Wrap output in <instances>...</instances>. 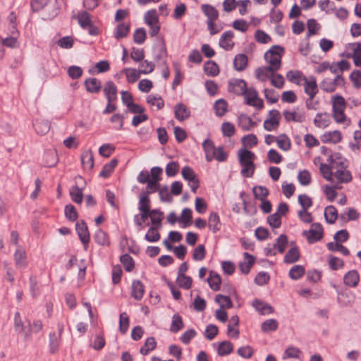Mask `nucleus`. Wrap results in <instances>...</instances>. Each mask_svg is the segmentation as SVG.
<instances>
[{"instance_id": "nucleus-1", "label": "nucleus", "mask_w": 361, "mask_h": 361, "mask_svg": "<svg viewBox=\"0 0 361 361\" xmlns=\"http://www.w3.org/2000/svg\"><path fill=\"white\" fill-rule=\"evenodd\" d=\"M238 161L242 169L240 173L245 178H251L255 171V154L250 150L242 148L238 150Z\"/></svg>"}, {"instance_id": "nucleus-2", "label": "nucleus", "mask_w": 361, "mask_h": 361, "mask_svg": "<svg viewBox=\"0 0 361 361\" xmlns=\"http://www.w3.org/2000/svg\"><path fill=\"white\" fill-rule=\"evenodd\" d=\"M346 102L343 97L336 94L332 97V116L337 123H343L346 121L344 113Z\"/></svg>"}, {"instance_id": "nucleus-3", "label": "nucleus", "mask_w": 361, "mask_h": 361, "mask_svg": "<svg viewBox=\"0 0 361 361\" xmlns=\"http://www.w3.org/2000/svg\"><path fill=\"white\" fill-rule=\"evenodd\" d=\"M283 51L284 49L283 47L274 45L264 54L266 61L270 64L269 66L276 71L281 68V56Z\"/></svg>"}, {"instance_id": "nucleus-4", "label": "nucleus", "mask_w": 361, "mask_h": 361, "mask_svg": "<svg viewBox=\"0 0 361 361\" xmlns=\"http://www.w3.org/2000/svg\"><path fill=\"white\" fill-rule=\"evenodd\" d=\"M152 57L159 66L166 65V48L163 39H159L154 44L152 49Z\"/></svg>"}, {"instance_id": "nucleus-5", "label": "nucleus", "mask_w": 361, "mask_h": 361, "mask_svg": "<svg viewBox=\"0 0 361 361\" xmlns=\"http://www.w3.org/2000/svg\"><path fill=\"white\" fill-rule=\"evenodd\" d=\"M75 185L72 186L70 190V196L74 202L76 204H80L82 202V191L86 185V182L81 176H75Z\"/></svg>"}, {"instance_id": "nucleus-6", "label": "nucleus", "mask_w": 361, "mask_h": 361, "mask_svg": "<svg viewBox=\"0 0 361 361\" xmlns=\"http://www.w3.org/2000/svg\"><path fill=\"white\" fill-rule=\"evenodd\" d=\"M182 177L188 181L192 192L196 193L200 187V179L194 170L190 166H184L182 168Z\"/></svg>"}, {"instance_id": "nucleus-7", "label": "nucleus", "mask_w": 361, "mask_h": 361, "mask_svg": "<svg viewBox=\"0 0 361 361\" xmlns=\"http://www.w3.org/2000/svg\"><path fill=\"white\" fill-rule=\"evenodd\" d=\"M243 95L245 97L246 104L254 106L257 109H262L264 107L263 100L258 97V93L255 88L247 87Z\"/></svg>"}, {"instance_id": "nucleus-8", "label": "nucleus", "mask_w": 361, "mask_h": 361, "mask_svg": "<svg viewBox=\"0 0 361 361\" xmlns=\"http://www.w3.org/2000/svg\"><path fill=\"white\" fill-rule=\"evenodd\" d=\"M14 329L18 334H23L25 339L29 338L31 336L30 322L27 321V325H25L19 312H16L14 315Z\"/></svg>"}, {"instance_id": "nucleus-9", "label": "nucleus", "mask_w": 361, "mask_h": 361, "mask_svg": "<svg viewBox=\"0 0 361 361\" xmlns=\"http://www.w3.org/2000/svg\"><path fill=\"white\" fill-rule=\"evenodd\" d=\"M303 235L307 237L309 243H314L323 238V227L319 223L312 224L309 231H305Z\"/></svg>"}, {"instance_id": "nucleus-10", "label": "nucleus", "mask_w": 361, "mask_h": 361, "mask_svg": "<svg viewBox=\"0 0 361 361\" xmlns=\"http://www.w3.org/2000/svg\"><path fill=\"white\" fill-rule=\"evenodd\" d=\"M75 230L81 243L84 245L85 250H87L88 247V243L90 240V235L88 231L87 225L85 223V221L83 220L78 221L75 224Z\"/></svg>"}, {"instance_id": "nucleus-11", "label": "nucleus", "mask_w": 361, "mask_h": 361, "mask_svg": "<svg viewBox=\"0 0 361 361\" xmlns=\"http://www.w3.org/2000/svg\"><path fill=\"white\" fill-rule=\"evenodd\" d=\"M247 89V83L243 79H231L228 82V91L241 96Z\"/></svg>"}, {"instance_id": "nucleus-12", "label": "nucleus", "mask_w": 361, "mask_h": 361, "mask_svg": "<svg viewBox=\"0 0 361 361\" xmlns=\"http://www.w3.org/2000/svg\"><path fill=\"white\" fill-rule=\"evenodd\" d=\"M304 91L308 96H316L319 92L317 80L314 76L303 77Z\"/></svg>"}, {"instance_id": "nucleus-13", "label": "nucleus", "mask_w": 361, "mask_h": 361, "mask_svg": "<svg viewBox=\"0 0 361 361\" xmlns=\"http://www.w3.org/2000/svg\"><path fill=\"white\" fill-rule=\"evenodd\" d=\"M327 162L329 163L328 164L336 171L337 169H344L347 168V165L345 164L346 160L340 153L330 154L329 157L327 159Z\"/></svg>"}, {"instance_id": "nucleus-14", "label": "nucleus", "mask_w": 361, "mask_h": 361, "mask_svg": "<svg viewBox=\"0 0 361 361\" xmlns=\"http://www.w3.org/2000/svg\"><path fill=\"white\" fill-rule=\"evenodd\" d=\"M234 33L231 30L224 32L219 39V46L226 51L231 50L234 47V42L233 38Z\"/></svg>"}, {"instance_id": "nucleus-15", "label": "nucleus", "mask_w": 361, "mask_h": 361, "mask_svg": "<svg viewBox=\"0 0 361 361\" xmlns=\"http://www.w3.org/2000/svg\"><path fill=\"white\" fill-rule=\"evenodd\" d=\"M103 92L107 102L117 100L118 88L113 81L109 80L105 82Z\"/></svg>"}, {"instance_id": "nucleus-16", "label": "nucleus", "mask_w": 361, "mask_h": 361, "mask_svg": "<svg viewBox=\"0 0 361 361\" xmlns=\"http://www.w3.org/2000/svg\"><path fill=\"white\" fill-rule=\"evenodd\" d=\"M84 85L87 92L98 94L102 90V82L96 78H88L84 81Z\"/></svg>"}, {"instance_id": "nucleus-17", "label": "nucleus", "mask_w": 361, "mask_h": 361, "mask_svg": "<svg viewBox=\"0 0 361 361\" xmlns=\"http://www.w3.org/2000/svg\"><path fill=\"white\" fill-rule=\"evenodd\" d=\"M238 125L243 130L248 131L256 126L257 123L247 115L241 114L238 117Z\"/></svg>"}, {"instance_id": "nucleus-18", "label": "nucleus", "mask_w": 361, "mask_h": 361, "mask_svg": "<svg viewBox=\"0 0 361 361\" xmlns=\"http://www.w3.org/2000/svg\"><path fill=\"white\" fill-rule=\"evenodd\" d=\"M252 306L261 314H269L274 312V308L271 305L258 299L253 300Z\"/></svg>"}, {"instance_id": "nucleus-19", "label": "nucleus", "mask_w": 361, "mask_h": 361, "mask_svg": "<svg viewBox=\"0 0 361 361\" xmlns=\"http://www.w3.org/2000/svg\"><path fill=\"white\" fill-rule=\"evenodd\" d=\"M243 257L247 262H240L239 263V269L244 274H247L250 271V269L255 262V258L253 255L248 252H244Z\"/></svg>"}, {"instance_id": "nucleus-20", "label": "nucleus", "mask_w": 361, "mask_h": 361, "mask_svg": "<svg viewBox=\"0 0 361 361\" xmlns=\"http://www.w3.org/2000/svg\"><path fill=\"white\" fill-rule=\"evenodd\" d=\"M360 281V275L356 270H350L348 271L343 277L345 285L349 287H355Z\"/></svg>"}, {"instance_id": "nucleus-21", "label": "nucleus", "mask_w": 361, "mask_h": 361, "mask_svg": "<svg viewBox=\"0 0 361 361\" xmlns=\"http://www.w3.org/2000/svg\"><path fill=\"white\" fill-rule=\"evenodd\" d=\"M33 126L38 135H44L50 130V123L44 119L37 118L33 122Z\"/></svg>"}, {"instance_id": "nucleus-22", "label": "nucleus", "mask_w": 361, "mask_h": 361, "mask_svg": "<svg viewBox=\"0 0 361 361\" xmlns=\"http://www.w3.org/2000/svg\"><path fill=\"white\" fill-rule=\"evenodd\" d=\"M208 227L213 233H216L221 230L220 217L216 212H212L210 213L208 218Z\"/></svg>"}, {"instance_id": "nucleus-23", "label": "nucleus", "mask_w": 361, "mask_h": 361, "mask_svg": "<svg viewBox=\"0 0 361 361\" xmlns=\"http://www.w3.org/2000/svg\"><path fill=\"white\" fill-rule=\"evenodd\" d=\"M145 293V286L140 280H134L132 283L131 296L137 300H140Z\"/></svg>"}, {"instance_id": "nucleus-24", "label": "nucleus", "mask_w": 361, "mask_h": 361, "mask_svg": "<svg viewBox=\"0 0 361 361\" xmlns=\"http://www.w3.org/2000/svg\"><path fill=\"white\" fill-rule=\"evenodd\" d=\"M334 176L337 179L338 183H348L353 179L350 171L346 169H337V170L334 171Z\"/></svg>"}, {"instance_id": "nucleus-25", "label": "nucleus", "mask_w": 361, "mask_h": 361, "mask_svg": "<svg viewBox=\"0 0 361 361\" xmlns=\"http://www.w3.org/2000/svg\"><path fill=\"white\" fill-rule=\"evenodd\" d=\"M207 281L210 288L214 291L220 290L221 278L219 274L214 271H209V276L207 279Z\"/></svg>"}, {"instance_id": "nucleus-26", "label": "nucleus", "mask_w": 361, "mask_h": 361, "mask_svg": "<svg viewBox=\"0 0 361 361\" xmlns=\"http://www.w3.org/2000/svg\"><path fill=\"white\" fill-rule=\"evenodd\" d=\"M330 123L329 114L326 112L317 113L314 119L315 126L320 128H325L328 127Z\"/></svg>"}, {"instance_id": "nucleus-27", "label": "nucleus", "mask_w": 361, "mask_h": 361, "mask_svg": "<svg viewBox=\"0 0 361 361\" xmlns=\"http://www.w3.org/2000/svg\"><path fill=\"white\" fill-rule=\"evenodd\" d=\"M227 159L228 153L224 151L223 146H219L218 147H216L210 157H207V161L210 162L213 159H216L219 162H224L226 161Z\"/></svg>"}, {"instance_id": "nucleus-28", "label": "nucleus", "mask_w": 361, "mask_h": 361, "mask_svg": "<svg viewBox=\"0 0 361 361\" xmlns=\"http://www.w3.org/2000/svg\"><path fill=\"white\" fill-rule=\"evenodd\" d=\"M283 115L287 122L302 123L305 120V114L304 113L298 114L295 111L285 110L283 112Z\"/></svg>"}, {"instance_id": "nucleus-29", "label": "nucleus", "mask_w": 361, "mask_h": 361, "mask_svg": "<svg viewBox=\"0 0 361 361\" xmlns=\"http://www.w3.org/2000/svg\"><path fill=\"white\" fill-rule=\"evenodd\" d=\"M248 64L247 57L244 54H237L233 60V67L237 71H244Z\"/></svg>"}, {"instance_id": "nucleus-30", "label": "nucleus", "mask_w": 361, "mask_h": 361, "mask_svg": "<svg viewBox=\"0 0 361 361\" xmlns=\"http://www.w3.org/2000/svg\"><path fill=\"white\" fill-rule=\"evenodd\" d=\"M300 257L299 249L297 246L292 247L284 256L283 262L286 264L296 262Z\"/></svg>"}, {"instance_id": "nucleus-31", "label": "nucleus", "mask_w": 361, "mask_h": 361, "mask_svg": "<svg viewBox=\"0 0 361 361\" xmlns=\"http://www.w3.org/2000/svg\"><path fill=\"white\" fill-rule=\"evenodd\" d=\"M130 25L129 23H121L116 27L114 35L116 39L126 37L130 32Z\"/></svg>"}, {"instance_id": "nucleus-32", "label": "nucleus", "mask_w": 361, "mask_h": 361, "mask_svg": "<svg viewBox=\"0 0 361 361\" xmlns=\"http://www.w3.org/2000/svg\"><path fill=\"white\" fill-rule=\"evenodd\" d=\"M355 298V295L351 292H343L338 293V302L341 305L348 307L354 302Z\"/></svg>"}, {"instance_id": "nucleus-33", "label": "nucleus", "mask_w": 361, "mask_h": 361, "mask_svg": "<svg viewBox=\"0 0 361 361\" xmlns=\"http://www.w3.org/2000/svg\"><path fill=\"white\" fill-rule=\"evenodd\" d=\"M201 9L202 13L207 17V20H216L219 18V11L212 5L202 4Z\"/></svg>"}, {"instance_id": "nucleus-34", "label": "nucleus", "mask_w": 361, "mask_h": 361, "mask_svg": "<svg viewBox=\"0 0 361 361\" xmlns=\"http://www.w3.org/2000/svg\"><path fill=\"white\" fill-rule=\"evenodd\" d=\"M204 71L207 76L215 77L219 74V68L214 61H207L204 65Z\"/></svg>"}, {"instance_id": "nucleus-35", "label": "nucleus", "mask_w": 361, "mask_h": 361, "mask_svg": "<svg viewBox=\"0 0 361 361\" xmlns=\"http://www.w3.org/2000/svg\"><path fill=\"white\" fill-rule=\"evenodd\" d=\"M94 240L99 245L102 246H109L110 240L108 234L104 232L102 229H98L94 235Z\"/></svg>"}, {"instance_id": "nucleus-36", "label": "nucleus", "mask_w": 361, "mask_h": 361, "mask_svg": "<svg viewBox=\"0 0 361 361\" xmlns=\"http://www.w3.org/2000/svg\"><path fill=\"white\" fill-rule=\"evenodd\" d=\"M118 162L116 159H113L109 163L104 164L99 173V176L104 178H109L118 165Z\"/></svg>"}, {"instance_id": "nucleus-37", "label": "nucleus", "mask_w": 361, "mask_h": 361, "mask_svg": "<svg viewBox=\"0 0 361 361\" xmlns=\"http://www.w3.org/2000/svg\"><path fill=\"white\" fill-rule=\"evenodd\" d=\"M233 351V345L229 341H225L219 343L217 353L220 356H226Z\"/></svg>"}, {"instance_id": "nucleus-38", "label": "nucleus", "mask_w": 361, "mask_h": 361, "mask_svg": "<svg viewBox=\"0 0 361 361\" xmlns=\"http://www.w3.org/2000/svg\"><path fill=\"white\" fill-rule=\"evenodd\" d=\"M338 216V212L334 206L329 205L325 208L324 217L327 223L334 224Z\"/></svg>"}, {"instance_id": "nucleus-39", "label": "nucleus", "mask_w": 361, "mask_h": 361, "mask_svg": "<svg viewBox=\"0 0 361 361\" xmlns=\"http://www.w3.org/2000/svg\"><path fill=\"white\" fill-rule=\"evenodd\" d=\"M81 162L85 169L91 170L94 167V157L91 150L85 151L82 154Z\"/></svg>"}, {"instance_id": "nucleus-40", "label": "nucleus", "mask_w": 361, "mask_h": 361, "mask_svg": "<svg viewBox=\"0 0 361 361\" xmlns=\"http://www.w3.org/2000/svg\"><path fill=\"white\" fill-rule=\"evenodd\" d=\"M149 194H150V192L148 190L142 191L140 193L138 207L140 211L150 210V199Z\"/></svg>"}, {"instance_id": "nucleus-41", "label": "nucleus", "mask_w": 361, "mask_h": 361, "mask_svg": "<svg viewBox=\"0 0 361 361\" xmlns=\"http://www.w3.org/2000/svg\"><path fill=\"white\" fill-rule=\"evenodd\" d=\"M157 347V342L154 337H148L143 346L140 349V353L143 355H147Z\"/></svg>"}, {"instance_id": "nucleus-42", "label": "nucleus", "mask_w": 361, "mask_h": 361, "mask_svg": "<svg viewBox=\"0 0 361 361\" xmlns=\"http://www.w3.org/2000/svg\"><path fill=\"white\" fill-rule=\"evenodd\" d=\"M14 259L17 267L23 269L27 267L26 253L23 249H18L14 254Z\"/></svg>"}, {"instance_id": "nucleus-43", "label": "nucleus", "mask_w": 361, "mask_h": 361, "mask_svg": "<svg viewBox=\"0 0 361 361\" xmlns=\"http://www.w3.org/2000/svg\"><path fill=\"white\" fill-rule=\"evenodd\" d=\"M215 114L217 116L221 117L226 114L228 111V104L225 99H219L215 102L214 105Z\"/></svg>"}, {"instance_id": "nucleus-44", "label": "nucleus", "mask_w": 361, "mask_h": 361, "mask_svg": "<svg viewBox=\"0 0 361 361\" xmlns=\"http://www.w3.org/2000/svg\"><path fill=\"white\" fill-rule=\"evenodd\" d=\"M77 18L78 24L84 30H86L87 26L92 23L90 14L86 11L79 12L78 13Z\"/></svg>"}, {"instance_id": "nucleus-45", "label": "nucleus", "mask_w": 361, "mask_h": 361, "mask_svg": "<svg viewBox=\"0 0 361 361\" xmlns=\"http://www.w3.org/2000/svg\"><path fill=\"white\" fill-rule=\"evenodd\" d=\"M123 73L126 74L127 81L129 83L135 82L140 78V74H142L140 72V70H136L135 68H126L123 70Z\"/></svg>"}, {"instance_id": "nucleus-46", "label": "nucleus", "mask_w": 361, "mask_h": 361, "mask_svg": "<svg viewBox=\"0 0 361 361\" xmlns=\"http://www.w3.org/2000/svg\"><path fill=\"white\" fill-rule=\"evenodd\" d=\"M288 244V236L285 234H281L276 240L274 247L276 250L281 254L283 253Z\"/></svg>"}, {"instance_id": "nucleus-47", "label": "nucleus", "mask_w": 361, "mask_h": 361, "mask_svg": "<svg viewBox=\"0 0 361 361\" xmlns=\"http://www.w3.org/2000/svg\"><path fill=\"white\" fill-rule=\"evenodd\" d=\"M275 71L269 66L259 67L256 70V77L262 81H265Z\"/></svg>"}, {"instance_id": "nucleus-48", "label": "nucleus", "mask_w": 361, "mask_h": 361, "mask_svg": "<svg viewBox=\"0 0 361 361\" xmlns=\"http://www.w3.org/2000/svg\"><path fill=\"white\" fill-rule=\"evenodd\" d=\"M342 139L341 133L339 130H334L323 135L322 142L338 143Z\"/></svg>"}, {"instance_id": "nucleus-49", "label": "nucleus", "mask_w": 361, "mask_h": 361, "mask_svg": "<svg viewBox=\"0 0 361 361\" xmlns=\"http://www.w3.org/2000/svg\"><path fill=\"white\" fill-rule=\"evenodd\" d=\"M305 274V267L302 265H295L290 270L288 276L293 280H298Z\"/></svg>"}, {"instance_id": "nucleus-50", "label": "nucleus", "mask_w": 361, "mask_h": 361, "mask_svg": "<svg viewBox=\"0 0 361 361\" xmlns=\"http://www.w3.org/2000/svg\"><path fill=\"white\" fill-rule=\"evenodd\" d=\"M276 142L278 147L283 151H288L291 147V141L286 134L279 135L276 138Z\"/></svg>"}, {"instance_id": "nucleus-51", "label": "nucleus", "mask_w": 361, "mask_h": 361, "mask_svg": "<svg viewBox=\"0 0 361 361\" xmlns=\"http://www.w3.org/2000/svg\"><path fill=\"white\" fill-rule=\"evenodd\" d=\"M278 327L279 323L275 319H267L261 324V330L264 333L274 331L278 329Z\"/></svg>"}, {"instance_id": "nucleus-52", "label": "nucleus", "mask_w": 361, "mask_h": 361, "mask_svg": "<svg viewBox=\"0 0 361 361\" xmlns=\"http://www.w3.org/2000/svg\"><path fill=\"white\" fill-rule=\"evenodd\" d=\"M326 247H327L328 250L331 252L338 251V252H341L345 256H348L350 255L349 250L346 247H345L343 245H341V243H339L338 242L328 243L326 245Z\"/></svg>"}, {"instance_id": "nucleus-53", "label": "nucleus", "mask_w": 361, "mask_h": 361, "mask_svg": "<svg viewBox=\"0 0 361 361\" xmlns=\"http://www.w3.org/2000/svg\"><path fill=\"white\" fill-rule=\"evenodd\" d=\"M120 262L123 265L125 270L130 272L135 267V262L133 257L128 254H124L121 256Z\"/></svg>"}, {"instance_id": "nucleus-54", "label": "nucleus", "mask_w": 361, "mask_h": 361, "mask_svg": "<svg viewBox=\"0 0 361 361\" xmlns=\"http://www.w3.org/2000/svg\"><path fill=\"white\" fill-rule=\"evenodd\" d=\"M215 302L220 305L221 308H231L233 302L229 296L218 294L215 297Z\"/></svg>"}, {"instance_id": "nucleus-55", "label": "nucleus", "mask_w": 361, "mask_h": 361, "mask_svg": "<svg viewBox=\"0 0 361 361\" xmlns=\"http://www.w3.org/2000/svg\"><path fill=\"white\" fill-rule=\"evenodd\" d=\"M252 192L254 193L255 197L260 201L266 200L267 197L269 195V190L264 186H255L252 188Z\"/></svg>"}, {"instance_id": "nucleus-56", "label": "nucleus", "mask_w": 361, "mask_h": 361, "mask_svg": "<svg viewBox=\"0 0 361 361\" xmlns=\"http://www.w3.org/2000/svg\"><path fill=\"white\" fill-rule=\"evenodd\" d=\"M157 229V226H151L145 234V239L152 243L159 241L161 235Z\"/></svg>"}, {"instance_id": "nucleus-57", "label": "nucleus", "mask_w": 361, "mask_h": 361, "mask_svg": "<svg viewBox=\"0 0 361 361\" xmlns=\"http://www.w3.org/2000/svg\"><path fill=\"white\" fill-rule=\"evenodd\" d=\"M65 216L70 221H75L78 218V214L73 204H68L64 209Z\"/></svg>"}, {"instance_id": "nucleus-58", "label": "nucleus", "mask_w": 361, "mask_h": 361, "mask_svg": "<svg viewBox=\"0 0 361 361\" xmlns=\"http://www.w3.org/2000/svg\"><path fill=\"white\" fill-rule=\"evenodd\" d=\"M192 211L190 208H185L182 210V227L187 228L192 223Z\"/></svg>"}, {"instance_id": "nucleus-59", "label": "nucleus", "mask_w": 361, "mask_h": 361, "mask_svg": "<svg viewBox=\"0 0 361 361\" xmlns=\"http://www.w3.org/2000/svg\"><path fill=\"white\" fill-rule=\"evenodd\" d=\"M147 102L151 106H156L158 109H161L164 106L163 99L159 95H148L147 97Z\"/></svg>"}, {"instance_id": "nucleus-60", "label": "nucleus", "mask_w": 361, "mask_h": 361, "mask_svg": "<svg viewBox=\"0 0 361 361\" xmlns=\"http://www.w3.org/2000/svg\"><path fill=\"white\" fill-rule=\"evenodd\" d=\"M320 171L326 180L329 181H333L334 173L333 169L328 164H320Z\"/></svg>"}, {"instance_id": "nucleus-61", "label": "nucleus", "mask_w": 361, "mask_h": 361, "mask_svg": "<svg viewBox=\"0 0 361 361\" xmlns=\"http://www.w3.org/2000/svg\"><path fill=\"white\" fill-rule=\"evenodd\" d=\"M129 327V317L126 312H122L119 316V330L125 334Z\"/></svg>"}, {"instance_id": "nucleus-62", "label": "nucleus", "mask_w": 361, "mask_h": 361, "mask_svg": "<svg viewBox=\"0 0 361 361\" xmlns=\"http://www.w3.org/2000/svg\"><path fill=\"white\" fill-rule=\"evenodd\" d=\"M146 31L143 27L137 28L133 33V40L136 44H143L146 39Z\"/></svg>"}, {"instance_id": "nucleus-63", "label": "nucleus", "mask_w": 361, "mask_h": 361, "mask_svg": "<svg viewBox=\"0 0 361 361\" xmlns=\"http://www.w3.org/2000/svg\"><path fill=\"white\" fill-rule=\"evenodd\" d=\"M286 77L289 81L294 82L297 85H300V80H302V78L305 76L303 75L302 73L300 71H289L286 74Z\"/></svg>"}, {"instance_id": "nucleus-64", "label": "nucleus", "mask_w": 361, "mask_h": 361, "mask_svg": "<svg viewBox=\"0 0 361 361\" xmlns=\"http://www.w3.org/2000/svg\"><path fill=\"white\" fill-rule=\"evenodd\" d=\"M202 148L205 153V159L207 161V157L211 156V154L214 151L216 147L214 142L211 139L207 138L203 141Z\"/></svg>"}]
</instances>
